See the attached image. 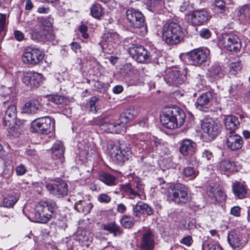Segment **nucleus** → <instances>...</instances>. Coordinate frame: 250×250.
<instances>
[{
  "label": "nucleus",
  "instance_id": "f257e3e1",
  "mask_svg": "<svg viewBox=\"0 0 250 250\" xmlns=\"http://www.w3.org/2000/svg\"><path fill=\"white\" fill-rule=\"evenodd\" d=\"M185 31L178 22L168 20L164 24L162 30L163 41L168 44L176 45L183 41Z\"/></svg>",
  "mask_w": 250,
  "mask_h": 250
},
{
  "label": "nucleus",
  "instance_id": "f03ea898",
  "mask_svg": "<svg viewBox=\"0 0 250 250\" xmlns=\"http://www.w3.org/2000/svg\"><path fill=\"white\" fill-rule=\"evenodd\" d=\"M186 115L184 111L177 106L166 107L160 116L163 125L168 129L181 126L185 122Z\"/></svg>",
  "mask_w": 250,
  "mask_h": 250
},
{
  "label": "nucleus",
  "instance_id": "7ed1b4c3",
  "mask_svg": "<svg viewBox=\"0 0 250 250\" xmlns=\"http://www.w3.org/2000/svg\"><path fill=\"white\" fill-rule=\"evenodd\" d=\"M107 151L113 161L118 164H123L132 154L130 145L124 140L111 142L107 146Z\"/></svg>",
  "mask_w": 250,
  "mask_h": 250
},
{
  "label": "nucleus",
  "instance_id": "20e7f679",
  "mask_svg": "<svg viewBox=\"0 0 250 250\" xmlns=\"http://www.w3.org/2000/svg\"><path fill=\"white\" fill-rule=\"evenodd\" d=\"M57 208L55 202L52 200L40 202L37 205L33 213L35 221L46 223L50 219Z\"/></svg>",
  "mask_w": 250,
  "mask_h": 250
},
{
  "label": "nucleus",
  "instance_id": "39448f33",
  "mask_svg": "<svg viewBox=\"0 0 250 250\" xmlns=\"http://www.w3.org/2000/svg\"><path fill=\"white\" fill-rule=\"evenodd\" d=\"M2 91V96L6 99L3 100L2 102L4 105H7V108L5 111V116L3 118V123L6 127L7 123L10 125L11 123H15V119L16 117V107L13 105V100L9 95L11 93V90L10 87L1 86Z\"/></svg>",
  "mask_w": 250,
  "mask_h": 250
},
{
  "label": "nucleus",
  "instance_id": "423d86ee",
  "mask_svg": "<svg viewBox=\"0 0 250 250\" xmlns=\"http://www.w3.org/2000/svg\"><path fill=\"white\" fill-rule=\"evenodd\" d=\"M55 121L48 116L35 119L31 124L30 129L32 132L47 134L54 130Z\"/></svg>",
  "mask_w": 250,
  "mask_h": 250
},
{
  "label": "nucleus",
  "instance_id": "0eeeda50",
  "mask_svg": "<svg viewBox=\"0 0 250 250\" xmlns=\"http://www.w3.org/2000/svg\"><path fill=\"white\" fill-rule=\"evenodd\" d=\"M188 190L185 185L179 183L169 188L167 194L169 199L175 203L185 204L189 200Z\"/></svg>",
  "mask_w": 250,
  "mask_h": 250
},
{
  "label": "nucleus",
  "instance_id": "6e6552de",
  "mask_svg": "<svg viewBox=\"0 0 250 250\" xmlns=\"http://www.w3.org/2000/svg\"><path fill=\"white\" fill-rule=\"evenodd\" d=\"M130 56L136 62L141 63L149 62L152 59V54L143 46L131 44L128 48Z\"/></svg>",
  "mask_w": 250,
  "mask_h": 250
},
{
  "label": "nucleus",
  "instance_id": "1a4fd4ad",
  "mask_svg": "<svg viewBox=\"0 0 250 250\" xmlns=\"http://www.w3.org/2000/svg\"><path fill=\"white\" fill-rule=\"evenodd\" d=\"M187 58L193 65L199 66L210 59V51L207 48L194 49L188 53Z\"/></svg>",
  "mask_w": 250,
  "mask_h": 250
},
{
  "label": "nucleus",
  "instance_id": "9d476101",
  "mask_svg": "<svg viewBox=\"0 0 250 250\" xmlns=\"http://www.w3.org/2000/svg\"><path fill=\"white\" fill-rule=\"evenodd\" d=\"M126 18L130 26L140 28L146 25L145 18L138 9L129 8L126 11Z\"/></svg>",
  "mask_w": 250,
  "mask_h": 250
},
{
  "label": "nucleus",
  "instance_id": "9b49d317",
  "mask_svg": "<svg viewBox=\"0 0 250 250\" xmlns=\"http://www.w3.org/2000/svg\"><path fill=\"white\" fill-rule=\"evenodd\" d=\"M43 56V52L41 49L29 46L25 49L22 59L24 62L35 65L42 60Z\"/></svg>",
  "mask_w": 250,
  "mask_h": 250
},
{
  "label": "nucleus",
  "instance_id": "f8f14e48",
  "mask_svg": "<svg viewBox=\"0 0 250 250\" xmlns=\"http://www.w3.org/2000/svg\"><path fill=\"white\" fill-rule=\"evenodd\" d=\"M220 43L227 50L237 52L241 48L240 39L236 35L226 34L222 36Z\"/></svg>",
  "mask_w": 250,
  "mask_h": 250
},
{
  "label": "nucleus",
  "instance_id": "ddd939ff",
  "mask_svg": "<svg viewBox=\"0 0 250 250\" xmlns=\"http://www.w3.org/2000/svg\"><path fill=\"white\" fill-rule=\"evenodd\" d=\"M201 126L204 132L212 139L220 134L222 128L219 122L212 119H206L202 121Z\"/></svg>",
  "mask_w": 250,
  "mask_h": 250
},
{
  "label": "nucleus",
  "instance_id": "4468645a",
  "mask_svg": "<svg viewBox=\"0 0 250 250\" xmlns=\"http://www.w3.org/2000/svg\"><path fill=\"white\" fill-rule=\"evenodd\" d=\"M97 124L102 130L111 133H121L124 132V125L119 120L117 123L110 122L108 118L101 119L97 121Z\"/></svg>",
  "mask_w": 250,
  "mask_h": 250
},
{
  "label": "nucleus",
  "instance_id": "2eb2a0df",
  "mask_svg": "<svg viewBox=\"0 0 250 250\" xmlns=\"http://www.w3.org/2000/svg\"><path fill=\"white\" fill-rule=\"evenodd\" d=\"M97 124L102 130L111 133H121L124 132V125L119 120L117 123L110 122L108 118L101 119L97 121Z\"/></svg>",
  "mask_w": 250,
  "mask_h": 250
},
{
  "label": "nucleus",
  "instance_id": "dca6fc26",
  "mask_svg": "<svg viewBox=\"0 0 250 250\" xmlns=\"http://www.w3.org/2000/svg\"><path fill=\"white\" fill-rule=\"evenodd\" d=\"M121 189L129 199H133L136 197L140 198L144 193V186L139 182L129 183L122 185Z\"/></svg>",
  "mask_w": 250,
  "mask_h": 250
},
{
  "label": "nucleus",
  "instance_id": "f3484780",
  "mask_svg": "<svg viewBox=\"0 0 250 250\" xmlns=\"http://www.w3.org/2000/svg\"><path fill=\"white\" fill-rule=\"evenodd\" d=\"M21 81L27 86L37 88L42 83L43 76L36 72L27 71L22 74Z\"/></svg>",
  "mask_w": 250,
  "mask_h": 250
},
{
  "label": "nucleus",
  "instance_id": "a211bd4d",
  "mask_svg": "<svg viewBox=\"0 0 250 250\" xmlns=\"http://www.w3.org/2000/svg\"><path fill=\"white\" fill-rule=\"evenodd\" d=\"M46 188L50 193L57 198L62 197L68 193V185L64 181L60 180L53 184H48Z\"/></svg>",
  "mask_w": 250,
  "mask_h": 250
},
{
  "label": "nucleus",
  "instance_id": "6ab92c4d",
  "mask_svg": "<svg viewBox=\"0 0 250 250\" xmlns=\"http://www.w3.org/2000/svg\"><path fill=\"white\" fill-rule=\"evenodd\" d=\"M154 246V233L150 229L146 230L142 234L140 248L141 250H152Z\"/></svg>",
  "mask_w": 250,
  "mask_h": 250
},
{
  "label": "nucleus",
  "instance_id": "aec40b11",
  "mask_svg": "<svg viewBox=\"0 0 250 250\" xmlns=\"http://www.w3.org/2000/svg\"><path fill=\"white\" fill-rule=\"evenodd\" d=\"M228 147L231 150H236L241 148L243 144L242 138L235 132H227L226 134Z\"/></svg>",
  "mask_w": 250,
  "mask_h": 250
},
{
  "label": "nucleus",
  "instance_id": "412c9836",
  "mask_svg": "<svg viewBox=\"0 0 250 250\" xmlns=\"http://www.w3.org/2000/svg\"><path fill=\"white\" fill-rule=\"evenodd\" d=\"M196 150V143L190 139L183 140L180 143L179 151L183 156L192 155Z\"/></svg>",
  "mask_w": 250,
  "mask_h": 250
},
{
  "label": "nucleus",
  "instance_id": "4be33fe9",
  "mask_svg": "<svg viewBox=\"0 0 250 250\" xmlns=\"http://www.w3.org/2000/svg\"><path fill=\"white\" fill-rule=\"evenodd\" d=\"M212 99V93L208 91L202 94L197 99L195 106L199 110L206 112L208 109V105Z\"/></svg>",
  "mask_w": 250,
  "mask_h": 250
},
{
  "label": "nucleus",
  "instance_id": "5701e85b",
  "mask_svg": "<svg viewBox=\"0 0 250 250\" xmlns=\"http://www.w3.org/2000/svg\"><path fill=\"white\" fill-rule=\"evenodd\" d=\"M139 113V109L137 106H130L124 110L121 114L119 120L124 125L132 120Z\"/></svg>",
  "mask_w": 250,
  "mask_h": 250
},
{
  "label": "nucleus",
  "instance_id": "b1692460",
  "mask_svg": "<svg viewBox=\"0 0 250 250\" xmlns=\"http://www.w3.org/2000/svg\"><path fill=\"white\" fill-rule=\"evenodd\" d=\"M52 157L56 160L58 161V163L62 164L64 161L63 156L65 148L62 142L56 141L53 144L52 148Z\"/></svg>",
  "mask_w": 250,
  "mask_h": 250
},
{
  "label": "nucleus",
  "instance_id": "393cba45",
  "mask_svg": "<svg viewBox=\"0 0 250 250\" xmlns=\"http://www.w3.org/2000/svg\"><path fill=\"white\" fill-rule=\"evenodd\" d=\"M227 239L229 245L233 250L240 249L245 245V241L238 234L233 230L229 232Z\"/></svg>",
  "mask_w": 250,
  "mask_h": 250
},
{
  "label": "nucleus",
  "instance_id": "a878e982",
  "mask_svg": "<svg viewBox=\"0 0 250 250\" xmlns=\"http://www.w3.org/2000/svg\"><path fill=\"white\" fill-rule=\"evenodd\" d=\"M232 190L236 198L242 199L247 197L248 189L243 183L237 181L232 183Z\"/></svg>",
  "mask_w": 250,
  "mask_h": 250
},
{
  "label": "nucleus",
  "instance_id": "bb28decb",
  "mask_svg": "<svg viewBox=\"0 0 250 250\" xmlns=\"http://www.w3.org/2000/svg\"><path fill=\"white\" fill-rule=\"evenodd\" d=\"M165 79L169 85L178 86L184 83V76L180 75L177 70H171L168 72Z\"/></svg>",
  "mask_w": 250,
  "mask_h": 250
},
{
  "label": "nucleus",
  "instance_id": "cd10ccee",
  "mask_svg": "<svg viewBox=\"0 0 250 250\" xmlns=\"http://www.w3.org/2000/svg\"><path fill=\"white\" fill-rule=\"evenodd\" d=\"M209 19L208 12L204 10L194 11L191 15V22L195 25H200L205 23Z\"/></svg>",
  "mask_w": 250,
  "mask_h": 250
},
{
  "label": "nucleus",
  "instance_id": "c85d7f7f",
  "mask_svg": "<svg viewBox=\"0 0 250 250\" xmlns=\"http://www.w3.org/2000/svg\"><path fill=\"white\" fill-rule=\"evenodd\" d=\"M42 105L39 101L36 99L30 100L26 102L22 107V112L34 114L42 110Z\"/></svg>",
  "mask_w": 250,
  "mask_h": 250
},
{
  "label": "nucleus",
  "instance_id": "c756f323",
  "mask_svg": "<svg viewBox=\"0 0 250 250\" xmlns=\"http://www.w3.org/2000/svg\"><path fill=\"white\" fill-rule=\"evenodd\" d=\"M3 206L5 208H13L19 200V196L13 190H7L4 192Z\"/></svg>",
  "mask_w": 250,
  "mask_h": 250
},
{
  "label": "nucleus",
  "instance_id": "7c9ffc66",
  "mask_svg": "<svg viewBox=\"0 0 250 250\" xmlns=\"http://www.w3.org/2000/svg\"><path fill=\"white\" fill-rule=\"evenodd\" d=\"M237 15L241 23L244 25H250V4L240 7Z\"/></svg>",
  "mask_w": 250,
  "mask_h": 250
},
{
  "label": "nucleus",
  "instance_id": "2f4dec72",
  "mask_svg": "<svg viewBox=\"0 0 250 250\" xmlns=\"http://www.w3.org/2000/svg\"><path fill=\"white\" fill-rule=\"evenodd\" d=\"M225 127L228 132H235L236 129L240 126V123L237 117L228 116L225 119Z\"/></svg>",
  "mask_w": 250,
  "mask_h": 250
},
{
  "label": "nucleus",
  "instance_id": "473e14b6",
  "mask_svg": "<svg viewBox=\"0 0 250 250\" xmlns=\"http://www.w3.org/2000/svg\"><path fill=\"white\" fill-rule=\"evenodd\" d=\"M207 193L208 196L214 202H221L225 199L224 193L218 188L212 186L208 188Z\"/></svg>",
  "mask_w": 250,
  "mask_h": 250
},
{
  "label": "nucleus",
  "instance_id": "72a5a7b5",
  "mask_svg": "<svg viewBox=\"0 0 250 250\" xmlns=\"http://www.w3.org/2000/svg\"><path fill=\"white\" fill-rule=\"evenodd\" d=\"M207 75L214 79L222 78L225 75L222 67L218 64H213L208 69Z\"/></svg>",
  "mask_w": 250,
  "mask_h": 250
},
{
  "label": "nucleus",
  "instance_id": "f704fd0d",
  "mask_svg": "<svg viewBox=\"0 0 250 250\" xmlns=\"http://www.w3.org/2000/svg\"><path fill=\"white\" fill-rule=\"evenodd\" d=\"M93 205L91 203H86L83 200H79L75 204V209L84 214L89 213Z\"/></svg>",
  "mask_w": 250,
  "mask_h": 250
},
{
  "label": "nucleus",
  "instance_id": "c9c22d12",
  "mask_svg": "<svg viewBox=\"0 0 250 250\" xmlns=\"http://www.w3.org/2000/svg\"><path fill=\"white\" fill-rule=\"evenodd\" d=\"M103 228L104 230L109 231L111 233H113L114 236H119L123 233V230L121 227L117 225L115 222L104 224Z\"/></svg>",
  "mask_w": 250,
  "mask_h": 250
},
{
  "label": "nucleus",
  "instance_id": "e433bc0d",
  "mask_svg": "<svg viewBox=\"0 0 250 250\" xmlns=\"http://www.w3.org/2000/svg\"><path fill=\"white\" fill-rule=\"evenodd\" d=\"M119 41V35L113 31H106L104 35L103 41L107 43V44L112 45L116 43Z\"/></svg>",
  "mask_w": 250,
  "mask_h": 250
},
{
  "label": "nucleus",
  "instance_id": "4c0bfd02",
  "mask_svg": "<svg viewBox=\"0 0 250 250\" xmlns=\"http://www.w3.org/2000/svg\"><path fill=\"white\" fill-rule=\"evenodd\" d=\"M99 179L106 185L112 186L116 184V177L107 172H102L99 175Z\"/></svg>",
  "mask_w": 250,
  "mask_h": 250
},
{
  "label": "nucleus",
  "instance_id": "58836bf2",
  "mask_svg": "<svg viewBox=\"0 0 250 250\" xmlns=\"http://www.w3.org/2000/svg\"><path fill=\"white\" fill-rule=\"evenodd\" d=\"M144 3L149 10L153 12L158 11L163 5V1L161 0H144Z\"/></svg>",
  "mask_w": 250,
  "mask_h": 250
},
{
  "label": "nucleus",
  "instance_id": "ea45409f",
  "mask_svg": "<svg viewBox=\"0 0 250 250\" xmlns=\"http://www.w3.org/2000/svg\"><path fill=\"white\" fill-rule=\"evenodd\" d=\"M40 36V39L43 41H52L55 40L56 38L52 28L43 29Z\"/></svg>",
  "mask_w": 250,
  "mask_h": 250
},
{
  "label": "nucleus",
  "instance_id": "a19ab883",
  "mask_svg": "<svg viewBox=\"0 0 250 250\" xmlns=\"http://www.w3.org/2000/svg\"><path fill=\"white\" fill-rule=\"evenodd\" d=\"M120 223L125 228L130 229L134 225V219L129 215H124L120 220Z\"/></svg>",
  "mask_w": 250,
  "mask_h": 250
},
{
  "label": "nucleus",
  "instance_id": "79ce46f5",
  "mask_svg": "<svg viewBox=\"0 0 250 250\" xmlns=\"http://www.w3.org/2000/svg\"><path fill=\"white\" fill-rule=\"evenodd\" d=\"M91 16L96 19H99L103 15V8L99 4H93L90 9Z\"/></svg>",
  "mask_w": 250,
  "mask_h": 250
},
{
  "label": "nucleus",
  "instance_id": "37998d69",
  "mask_svg": "<svg viewBox=\"0 0 250 250\" xmlns=\"http://www.w3.org/2000/svg\"><path fill=\"white\" fill-rule=\"evenodd\" d=\"M234 163L229 160H223L220 164V168L226 171L234 170Z\"/></svg>",
  "mask_w": 250,
  "mask_h": 250
},
{
  "label": "nucleus",
  "instance_id": "c03bdc74",
  "mask_svg": "<svg viewBox=\"0 0 250 250\" xmlns=\"http://www.w3.org/2000/svg\"><path fill=\"white\" fill-rule=\"evenodd\" d=\"M183 173L185 177L193 179L197 176L198 172L193 167H187L184 169Z\"/></svg>",
  "mask_w": 250,
  "mask_h": 250
},
{
  "label": "nucleus",
  "instance_id": "a18cd8bd",
  "mask_svg": "<svg viewBox=\"0 0 250 250\" xmlns=\"http://www.w3.org/2000/svg\"><path fill=\"white\" fill-rule=\"evenodd\" d=\"M3 129L7 131V135L8 136L16 137L18 136V132L17 129L14 126V123H11L9 125V123H7L6 127L5 126L4 123L3 124Z\"/></svg>",
  "mask_w": 250,
  "mask_h": 250
},
{
  "label": "nucleus",
  "instance_id": "49530a36",
  "mask_svg": "<svg viewBox=\"0 0 250 250\" xmlns=\"http://www.w3.org/2000/svg\"><path fill=\"white\" fill-rule=\"evenodd\" d=\"M39 20L40 23H41L43 26L47 27L48 28H51V27L53 23V19L51 16L39 18Z\"/></svg>",
  "mask_w": 250,
  "mask_h": 250
},
{
  "label": "nucleus",
  "instance_id": "de8ad7c7",
  "mask_svg": "<svg viewBox=\"0 0 250 250\" xmlns=\"http://www.w3.org/2000/svg\"><path fill=\"white\" fill-rule=\"evenodd\" d=\"M230 72L233 75H235L238 71L241 69V64L240 62H231L229 64Z\"/></svg>",
  "mask_w": 250,
  "mask_h": 250
},
{
  "label": "nucleus",
  "instance_id": "09e8293b",
  "mask_svg": "<svg viewBox=\"0 0 250 250\" xmlns=\"http://www.w3.org/2000/svg\"><path fill=\"white\" fill-rule=\"evenodd\" d=\"M49 100L56 104H60L64 102V98L60 95H52L49 97Z\"/></svg>",
  "mask_w": 250,
  "mask_h": 250
},
{
  "label": "nucleus",
  "instance_id": "8fccbe9b",
  "mask_svg": "<svg viewBox=\"0 0 250 250\" xmlns=\"http://www.w3.org/2000/svg\"><path fill=\"white\" fill-rule=\"evenodd\" d=\"M13 173L12 167L9 165L5 166L3 171L2 172V176L5 178L9 179L12 176Z\"/></svg>",
  "mask_w": 250,
  "mask_h": 250
},
{
  "label": "nucleus",
  "instance_id": "3c124183",
  "mask_svg": "<svg viewBox=\"0 0 250 250\" xmlns=\"http://www.w3.org/2000/svg\"><path fill=\"white\" fill-rule=\"evenodd\" d=\"M133 214L136 217L140 218L143 213L141 208V202H138L132 208Z\"/></svg>",
  "mask_w": 250,
  "mask_h": 250
},
{
  "label": "nucleus",
  "instance_id": "603ef678",
  "mask_svg": "<svg viewBox=\"0 0 250 250\" xmlns=\"http://www.w3.org/2000/svg\"><path fill=\"white\" fill-rule=\"evenodd\" d=\"M215 6L220 10V13H224L225 12L226 7V3L223 0H214Z\"/></svg>",
  "mask_w": 250,
  "mask_h": 250
},
{
  "label": "nucleus",
  "instance_id": "864d4df0",
  "mask_svg": "<svg viewBox=\"0 0 250 250\" xmlns=\"http://www.w3.org/2000/svg\"><path fill=\"white\" fill-rule=\"evenodd\" d=\"M141 208L143 213H146L147 215L153 214V209L147 204L141 202Z\"/></svg>",
  "mask_w": 250,
  "mask_h": 250
},
{
  "label": "nucleus",
  "instance_id": "5fc2aeb1",
  "mask_svg": "<svg viewBox=\"0 0 250 250\" xmlns=\"http://www.w3.org/2000/svg\"><path fill=\"white\" fill-rule=\"evenodd\" d=\"M9 14L1 13V32L8 24L9 21L7 19L9 18Z\"/></svg>",
  "mask_w": 250,
  "mask_h": 250
},
{
  "label": "nucleus",
  "instance_id": "6e6d98bb",
  "mask_svg": "<svg viewBox=\"0 0 250 250\" xmlns=\"http://www.w3.org/2000/svg\"><path fill=\"white\" fill-rule=\"evenodd\" d=\"M98 200L101 203L107 204L111 201V198L107 194L102 193L98 196Z\"/></svg>",
  "mask_w": 250,
  "mask_h": 250
},
{
  "label": "nucleus",
  "instance_id": "4d7b16f0",
  "mask_svg": "<svg viewBox=\"0 0 250 250\" xmlns=\"http://www.w3.org/2000/svg\"><path fill=\"white\" fill-rule=\"evenodd\" d=\"M98 100V98L96 97H92L89 102L90 110L92 112H96V108L95 104Z\"/></svg>",
  "mask_w": 250,
  "mask_h": 250
},
{
  "label": "nucleus",
  "instance_id": "13d9d810",
  "mask_svg": "<svg viewBox=\"0 0 250 250\" xmlns=\"http://www.w3.org/2000/svg\"><path fill=\"white\" fill-rule=\"evenodd\" d=\"M140 146L142 147L143 150H146L147 152H150L152 150V142L146 141L144 144H140Z\"/></svg>",
  "mask_w": 250,
  "mask_h": 250
},
{
  "label": "nucleus",
  "instance_id": "bf43d9fd",
  "mask_svg": "<svg viewBox=\"0 0 250 250\" xmlns=\"http://www.w3.org/2000/svg\"><path fill=\"white\" fill-rule=\"evenodd\" d=\"M15 170L16 174L18 176L23 175L26 173L27 171L26 168L24 165L22 164H20L17 166Z\"/></svg>",
  "mask_w": 250,
  "mask_h": 250
},
{
  "label": "nucleus",
  "instance_id": "052dcab7",
  "mask_svg": "<svg viewBox=\"0 0 250 250\" xmlns=\"http://www.w3.org/2000/svg\"><path fill=\"white\" fill-rule=\"evenodd\" d=\"M180 243L187 246H190L193 243L192 237L190 235L185 236L180 240Z\"/></svg>",
  "mask_w": 250,
  "mask_h": 250
},
{
  "label": "nucleus",
  "instance_id": "680f3d73",
  "mask_svg": "<svg viewBox=\"0 0 250 250\" xmlns=\"http://www.w3.org/2000/svg\"><path fill=\"white\" fill-rule=\"evenodd\" d=\"M79 31L82 34V36L84 39H87L89 37L88 33H87L88 28L87 26L84 24H82L79 26Z\"/></svg>",
  "mask_w": 250,
  "mask_h": 250
},
{
  "label": "nucleus",
  "instance_id": "e2e57ef3",
  "mask_svg": "<svg viewBox=\"0 0 250 250\" xmlns=\"http://www.w3.org/2000/svg\"><path fill=\"white\" fill-rule=\"evenodd\" d=\"M211 32L208 28H203L199 31L200 36L205 39H208L211 36Z\"/></svg>",
  "mask_w": 250,
  "mask_h": 250
},
{
  "label": "nucleus",
  "instance_id": "0e129e2a",
  "mask_svg": "<svg viewBox=\"0 0 250 250\" xmlns=\"http://www.w3.org/2000/svg\"><path fill=\"white\" fill-rule=\"evenodd\" d=\"M14 36L16 40L19 42L23 41L24 38V35L23 33L19 30L14 31Z\"/></svg>",
  "mask_w": 250,
  "mask_h": 250
},
{
  "label": "nucleus",
  "instance_id": "69168bd1",
  "mask_svg": "<svg viewBox=\"0 0 250 250\" xmlns=\"http://www.w3.org/2000/svg\"><path fill=\"white\" fill-rule=\"evenodd\" d=\"M202 157L205 158L208 160H211L213 159V155L210 150L205 149L202 152Z\"/></svg>",
  "mask_w": 250,
  "mask_h": 250
},
{
  "label": "nucleus",
  "instance_id": "338daca9",
  "mask_svg": "<svg viewBox=\"0 0 250 250\" xmlns=\"http://www.w3.org/2000/svg\"><path fill=\"white\" fill-rule=\"evenodd\" d=\"M241 208L239 206L232 207L230 209V213L236 217L240 216Z\"/></svg>",
  "mask_w": 250,
  "mask_h": 250
},
{
  "label": "nucleus",
  "instance_id": "774afa93",
  "mask_svg": "<svg viewBox=\"0 0 250 250\" xmlns=\"http://www.w3.org/2000/svg\"><path fill=\"white\" fill-rule=\"evenodd\" d=\"M189 156L190 157L187 160V163L188 165L196 166L198 163L196 158L193 155Z\"/></svg>",
  "mask_w": 250,
  "mask_h": 250
}]
</instances>
